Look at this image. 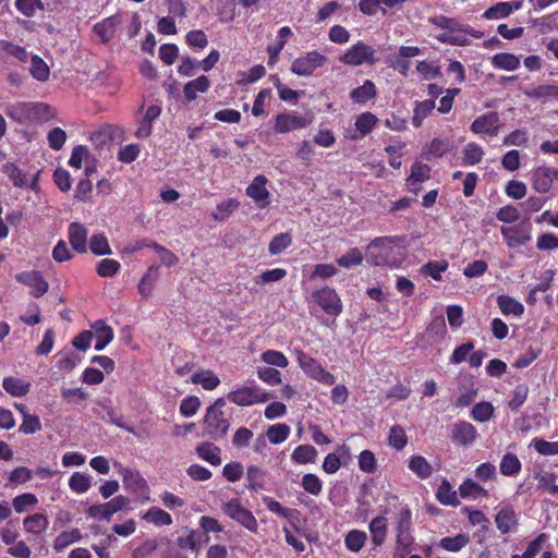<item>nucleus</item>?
Returning a JSON list of instances; mask_svg holds the SVG:
<instances>
[{"mask_svg":"<svg viewBox=\"0 0 558 558\" xmlns=\"http://www.w3.org/2000/svg\"><path fill=\"white\" fill-rule=\"evenodd\" d=\"M404 239L399 236H380L374 239L367 246L366 257L375 266L398 268L405 259Z\"/></svg>","mask_w":558,"mask_h":558,"instance_id":"nucleus-1","label":"nucleus"},{"mask_svg":"<svg viewBox=\"0 0 558 558\" xmlns=\"http://www.w3.org/2000/svg\"><path fill=\"white\" fill-rule=\"evenodd\" d=\"M226 401L223 398H218L211 405L207 408L203 421L204 435L211 439H223L230 428V420L223 412Z\"/></svg>","mask_w":558,"mask_h":558,"instance_id":"nucleus-2","label":"nucleus"},{"mask_svg":"<svg viewBox=\"0 0 558 558\" xmlns=\"http://www.w3.org/2000/svg\"><path fill=\"white\" fill-rule=\"evenodd\" d=\"M295 354L299 366L307 377L326 386L335 384V376L326 371L316 359L300 349L295 350Z\"/></svg>","mask_w":558,"mask_h":558,"instance_id":"nucleus-3","label":"nucleus"},{"mask_svg":"<svg viewBox=\"0 0 558 558\" xmlns=\"http://www.w3.org/2000/svg\"><path fill=\"white\" fill-rule=\"evenodd\" d=\"M49 109L43 102H19L5 108V114L13 121L25 124L39 119Z\"/></svg>","mask_w":558,"mask_h":558,"instance_id":"nucleus-4","label":"nucleus"},{"mask_svg":"<svg viewBox=\"0 0 558 558\" xmlns=\"http://www.w3.org/2000/svg\"><path fill=\"white\" fill-rule=\"evenodd\" d=\"M271 397L272 396L270 393L256 385L239 387L227 395V399L239 407H250L253 404L264 403Z\"/></svg>","mask_w":558,"mask_h":558,"instance_id":"nucleus-5","label":"nucleus"},{"mask_svg":"<svg viewBox=\"0 0 558 558\" xmlns=\"http://www.w3.org/2000/svg\"><path fill=\"white\" fill-rule=\"evenodd\" d=\"M327 57L317 50L307 51L298 57L291 64V72L298 76H311L327 63Z\"/></svg>","mask_w":558,"mask_h":558,"instance_id":"nucleus-6","label":"nucleus"},{"mask_svg":"<svg viewBox=\"0 0 558 558\" xmlns=\"http://www.w3.org/2000/svg\"><path fill=\"white\" fill-rule=\"evenodd\" d=\"M375 53L376 51L372 46L360 40L347 49L339 60L343 64L352 66H359L364 63L373 65L377 62Z\"/></svg>","mask_w":558,"mask_h":558,"instance_id":"nucleus-7","label":"nucleus"},{"mask_svg":"<svg viewBox=\"0 0 558 558\" xmlns=\"http://www.w3.org/2000/svg\"><path fill=\"white\" fill-rule=\"evenodd\" d=\"M222 512L230 519L236 521L243 527L251 532H255L258 527L257 521L252 511L241 505L239 498H232L222 504Z\"/></svg>","mask_w":558,"mask_h":558,"instance_id":"nucleus-8","label":"nucleus"},{"mask_svg":"<svg viewBox=\"0 0 558 558\" xmlns=\"http://www.w3.org/2000/svg\"><path fill=\"white\" fill-rule=\"evenodd\" d=\"M312 299L330 316H339L342 312V302L335 289L323 287L312 292Z\"/></svg>","mask_w":558,"mask_h":558,"instance_id":"nucleus-9","label":"nucleus"},{"mask_svg":"<svg viewBox=\"0 0 558 558\" xmlns=\"http://www.w3.org/2000/svg\"><path fill=\"white\" fill-rule=\"evenodd\" d=\"M15 280L31 288L29 294L36 299L45 295L49 290V283L39 270H24L14 276Z\"/></svg>","mask_w":558,"mask_h":558,"instance_id":"nucleus-10","label":"nucleus"},{"mask_svg":"<svg viewBox=\"0 0 558 558\" xmlns=\"http://www.w3.org/2000/svg\"><path fill=\"white\" fill-rule=\"evenodd\" d=\"M502 239L509 248H517L527 244L532 240L531 225L520 223L512 227L500 228Z\"/></svg>","mask_w":558,"mask_h":558,"instance_id":"nucleus-11","label":"nucleus"},{"mask_svg":"<svg viewBox=\"0 0 558 558\" xmlns=\"http://www.w3.org/2000/svg\"><path fill=\"white\" fill-rule=\"evenodd\" d=\"M128 504L129 499L119 495L108 502L90 506L87 514L90 518L109 521L114 513L122 510Z\"/></svg>","mask_w":558,"mask_h":558,"instance_id":"nucleus-12","label":"nucleus"},{"mask_svg":"<svg viewBox=\"0 0 558 558\" xmlns=\"http://www.w3.org/2000/svg\"><path fill=\"white\" fill-rule=\"evenodd\" d=\"M312 120L299 113H278L275 118V133H288L308 126Z\"/></svg>","mask_w":558,"mask_h":558,"instance_id":"nucleus-13","label":"nucleus"},{"mask_svg":"<svg viewBox=\"0 0 558 558\" xmlns=\"http://www.w3.org/2000/svg\"><path fill=\"white\" fill-rule=\"evenodd\" d=\"M396 541H415L413 536L412 511L408 506H402L395 518Z\"/></svg>","mask_w":558,"mask_h":558,"instance_id":"nucleus-14","label":"nucleus"},{"mask_svg":"<svg viewBox=\"0 0 558 558\" xmlns=\"http://www.w3.org/2000/svg\"><path fill=\"white\" fill-rule=\"evenodd\" d=\"M501 128L499 114L495 111L486 112L477 117L471 124L470 130L474 134L496 136Z\"/></svg>","mask_w":558,"mask_h":558,"instance_id":"nucleus-15","label":"nucleus"},{"mask_svg":"<svg viewBox=\"0 0 558 558\" xmlns=\"http://www.w3.org/2000/svg\"><path fill=\"white\" fill-rule=\"evenodd\" d=\"M478 437L476 428L466 421H458L451 427V441L463 447L472 445Z\"/></svg>","mask_w":558,"mask_h":558,"instance_id":"nucleus-16","label":"nucleus"},{"mask_svg":"<svg viewBox=\"0 0 558 558\" xmlns=\"http://www.w3.org/2000/svg\"><path fill=\"white\" fill-rule=\"evenodd\" d=\"M268 180L264 174L255 177L252 183L246 187V195L258 204L260 208H265L270 204V193L266 187Z\"/></svg>","mask_w":558,"mask_h":558,"instance_id":"nucleus-17","label":"nucleus"},{"mask_svg":"<svg viewBox=\"0 0 558 558\" xmlns=\"http://www.w3.org/2000/svg\"><path fill=\"white\" fill-rule=\"evenodd\" d=\"M531 185L534 191L546 194L551 190L554 178L553 168L547 166L536 167L531 171Z\"/></svg>","mask_w":558,"mask_h":558,"instance_id":"nucleus-18","label":"nucleus"},{"mask_svg":"<svg viewBox=\"0 0 558 558\" xmlns=\"http://www.w3.org/2000/svg\"><path fill=\"white\" fill-rule=\"evenodd\" d=\"M87 229L80 222H71L68 229V238L72 248L78 254L87 251Z\"/></svg>","mask_w":558,"mask_h":558,"instance_id":"nucleus-19","label":"nucleus"},{"mask_svg":"<svg viewBox=\"0 0 558 558\" xmlns=\"http://www.w3.org/2000/svg\"><path fill=\"white\" fill-rule=\"evenodd\" d=\"M90 328L96 338L95 350L102 351L113 340V329L102 319L94 322Z\"/></svg>","mask_w":558,"mask_h":558,"instance_id":"nucleus-20","label":"nucleus"},{"mask_svg":"<svg viewBox=\"0 0 558 558\" xmlns=\"http://www.w3.org/2000/svg\"><path fill=\"white\" fill-rule=\"evenodd\" d=\"M495 522L501 534H508L517 526V513L511 505H506L495 515Z\"/></svg>","mask_w":558,"mask_h":558,"instance_id":"nucleus-21","label":"nucleus"},{"mask_svg":"<svg viewBox=\"0 0 558 558\" xmlns=\"http://www.w3.org/2000/svg\"><path fill=\"white\" fill-rule=\"evenodd\" d=\"M430 167L421 161H415L411 167V173L407 179L409 189L417 193L420 191V183L427 181L430 178Z\"/></svg>","mask_w":558,"mask_h":558,"instance_id":"nucleus-22","label":"nucleus"},{"mask_svg":"<svg viewBox=\"0 0 558 558\" xmlns=\"http://www.w3.org/2000/svg\"><path fill=\"white\" fill-rule=\"evenodd\" d=\"M195 452L197 457L214 466L221 464V449L214 442L204 441L196 446Z\"/></svg>","mask_w":558,"mask_h":558,"instance_id":"nucleus-23","label":"nucleus"},{"mask_svg":"<svg viewBox=\"0 0 558 558\" xmlns=\"http://www.w3.org/2000/svg\"><path fill=\"white\" fill-rule=\"evenodd\" d=\"M3 173H5L16 187L27 186V175L20 169L14 162H7L2 167ZM37 186V179L34 178L28 184V187L35 190Z\"/></svg>","mask_w":558,"mask_h":558,"instance_id":"nucleus-24","label":"nucleus"},{"mask_svg":"<svg viewBox=\"0 0 558 558\" xmlns=\"http://www.w3.org/2000/svg\"><path fill=\"white\" fill-rule=\"evenodd\" d=\"M533 477L537 481V489L548 493L551 496H558V475L554 472L534 471Z\"/></svg>","mask_w":558,"mask_h":558,"instance_id":"nucleus-25","label":"nucleus"},{"mask_svg":"<svg viewBox=\"0 0 558 558\" xmlns=\"http://www.w3.org/2000/svg\"><path fill=\"white\" fill-rule=\"evenodd\" d=\"M118 23V16L111 15L96 23L93 31L100 38L102 44H108L116 35V27Z\"/></svg>","mask_w":558,"mask_h":558,"instance_id":"nucleus-26","label":"nucleus"},{"mask_svg":"<svg viewBox=\"0 0 558 558\" xmlns=\"http://www.w3.org/2000/svg\"><path fill=\"white\" fill-rule=\"evenodd\" d=\"M49 526V519L45 513H34L23 519V527L26 533L40 535Z\"/></svg>","mask_w":558,"mask_h":558,"instance_id":"nucleus-27","label":"nucleus"},{"mask_svg":"<svg viewBox=\"0 0 558 558\" xmlns=\"http://www.w3.org/2000/svg\"><path fill=\"white\" fill-rule=\"evenodd\" d=\"M377 95L376 86L373 81L366 80L362 86L353 88L350 92V98L354 104L365 105Z\"/></svg>","mask_w":558,"mask_h":558,"instance_id":"nucleus-28","label":"nucleus"},{"mask_svg":"<svg viewBox=\"0 0 558 558\" xmlns=\"http://www.w3.org/2000/svg\"><path fill=\"white\" fill-rule=\"evenodd\" d=\"M377 122L378 118L369 111L363 112L360 116H357L354 124L357 134L353 135V138H363L364 136L369 134L377 124Z\"/></svg>","mask_w":558,"mask_h":558,"instance_id":"nucleus-29","label":"nucleus"},{"mask_svg":"<svg viewBox=\"0 0 558 558\" xmlns=\"http://www.w3.org/2000/svg\"><path fill=\"white\" fill-rule=\"evenodd\" d=\"M266 471L252 464L246 469V488L250 492H258L265 488Z\"/></svg>","mask_w":558,"mask_h":558,"instance_id":"nucleus-30","label":"nucleus"},{"mask_svg":"<svg viewBox=\"0 0 558 558\" xmlns=\"http://www.w3.org/2000/svg\"><path fill=\"white\" fill-rule=\"evenodd\" d=\"M209 87V78L206 75H201L184 85L183 94L186 100L192 101L196 99L197 93H206Z\"/></svg>","mask_w":558,"mask_h":558,"instance_id":"nucleus-31","label":"nucleus"},{"mask_svg":"<svg viewBox=\"0 0 558 558\" xmlns=\"http://www.w3.org/2000/svg\"><path fill=\"white\" fill-rule=\"evenodd\" d=\"M372 542L375 546H381L387 537V519L383 515L375 517L369 523Z\"/></svg>","mask_w":558,"mask_h":558,"instance_id":"nucleus-32","label":"nucleus"},{"mask_svg":"<svg viewBox=\"0 0 558 558\" xmlns=\"http://www.w3.org/2000/svg\"><path fill=\"white\" fill-rule=\"evenodd\" d=\"M436 499L442 506L457 507L460 505L457 492L452 489L448 480L444 478L436 492Z\"/></svg>","mask_w":558,"mask_h":558,"instance_id":"nucleus-33","label":"nucleus"},{"mask_svg":"<svg viewBox=\"0 0 558 558\" xmlns=\"http://www.w3.org/2000/svg\"><path fill=\"white\" fill-rule=\"evenodd\" d=\"M3 389L12 397H24L29 392L31 384L16 377H4Z\"/></svg>","mask_w":558,"mask_h":558,"instance_id":"nucleus-34","label":"nucleus"},{"mask_svg":"<svg viewBox=\"0 0 558 558\" xmlns=\"http://www.w3.org/2000/svg\"><path fill=\"white\" fill-rule=\"evenodd\" d=\"M497 305L504 315L520 317L524 313V306L512 296L501 294L497 298Z\"/></svg>","mask_w":558,"mask_h":558,"instance_id":"nucleus-35","label":"nucleus"},{"mask_svg":"<svg viewBox=\"0 0 558 558\" xmlns=\"http://www.w3.org/2000/svg\"><path fill=\"white\" fill-rule=\"evenodd\" d=\"M408 468L421 480H426L433 474L432 464L423 456H412Z\"/></svg>","mask_w":558,"mask_h":558,"instance_id":"nucleus-36","label":"nucleus"},{"mask_svg":"<svg viewBox=\"0 0 558 558\" xmlns=\"http://www.w3.org/2000/svg\"><path fill=\"white\" fill-rule=\"evenodd\" d=\"M522 463L518 456L512 452H507L502 456L499 470L500 473L505 476H515L521 472Z\"/></svg>","mask_w":558,"mask_h":558,"instance_id":"nucleus-37","label":"nucleus"},{"mask_svg":"<svg viewBox=\"0 0 558 558\" xmlns=\"http://www.w3.org/2000/svg\"><path fill=\"white\" fill-rule=\"evenodd\" d=\"M520 63L521 61L519 57L509 52H499L492 58V64L494 68L506 71H514L519 69Z\"/></svg>","mask_w":558,"mask_h":558,"instance_id":"nucleus-38","label":"nucleus"},{"mask_svg":"<svg viewBox=\"0 0 558 558\" xmlns=\"http://www.w3.org/2000/svg\"><path fill=\"white\" fill-rule=\"evenodd\" d=\"M470 542V537L465 533H459L454 536H446L440 538L438 546L447 551L457 553L465 547Z\"/></svg>","mask_w":558,"mask_h":558,"instance_id":"nucleus-39","label":"nucleus"},{"mask_svg":"<svg viewBox=\"0 0 558 558\" xmlns=\"http://www.w3.org/2000/svg\"><path fill=\"white\" fill-rule=\"evenodd\" d=\"M435 108L434 99L416 101L413 110L412 125L420 128L423 121L432 113Z\"/></svg>","mask_w":558,"mask_h":558,"instance_id":"nucleus-40","label":"nucleus"},{"mask_svg":"<svg viewBox=\"0 0 558 558\" xmlns=\"http://www.w3.org/2000/svg\"><path fill=\"white\" fill-rule=\"evenodd\" d=\"M29 74L38 82H47L50 76V69L43 58L33 54L31 57Z\"/></svg>","mask_w":558,"mask_h":558,"instance_id":"nucleus-41","label":"nucleus"},{"mask_svg":"<svg viewBox=\"0 0 558 558\" xmlns=\"http://www.w3.org/2000/svg\"><path fill=\"white\" fill-rule=\"evenodd\" d=\"M191 381L202 385L205 390H214L220 385V379L213 371H199L192 375Z\"/></svg>","mask_w":558,"mask_h":558,"instance_id":"nucleus-42","label":"nucleus"},{"mask_svg":"<svg viewBox=\"0 0 558 558\" xmlns=\"http://www.w3.org/2000/svg\"><path fill=\"white\" fill-rule=\"evenodd\" d=\"M159 277V267L150 266L142 277L138 283V292L142 296L147 298L151 294L155 282Z\"/></svg>","mask_w":558,"mask_h":558,"instance_id":"nucleus-43","label":"nucleus"},{"mask_svg":"<svg viewBox=\"0 0 558 558\" xmlns=\"http://www.w3.org/2000/svg\"><path fill=\"white\" fill-rule=\"evenodd\" d=\"M82 538L83 535L77 527L70 531H63L54 538L53 548L56 551H61L71 544L80 542Z\"/></svg>","mask_w":558,"mask_h":558,"instance_id":"nucleus-44","label":"nucleus"},{"mask_svg":"<svg viewBox=\"0 0 558 558\" xmlns=\"http://www.w3.org/2000/svg\"><path fill=\"white\" fill-rule=\"evenodd\" d=\"M317 458V450L312 445H300L298 446L292 454L291 459L298 464H307L315 462Z\"/></svg>","mask_w":558,"mask_h":558,"instance_id":"nucleus-45","label":"nucleus"},{"mask_svg":"<svg viewBox=\"0 0 558 558\" xmlns=\"http://www.w3.org/2000/svg\"><path fill=\"white\" fill-rule=\"evenodd\" d=\"M143 520L154 523L156 526H168L172 524V517L158 507H150L142 517Z\"/></svg>","mask_w":558,"mask_h":558,"instance_id":"nucleus-46","label":"nucleus"},{"mask_svg":"<svg viewBox=\"0 0 558 558\" xmlns=\"http://www.w3.org/2000/svg\"><path fill=\"white\" fill-rule=\"evenodd\" d=\"M483 157V148L477 143L471 142L463 148L462 163L464 166H475L482 161Z\"/></svg>","mask_w":558,"mask_h":558,"instance_id":"nucleus-47","label":"nucleus"},{"mask_svg":"<svg viewBox=\"0 0 558 558\" xmlns=\"http://www.w3.org/2000/svg\"><path fill=\"white\" fill-rule=\"evenodd\" d=\"M448 151V142L441 138H434L426 146L422 154V158L432 160L441 158Z\"/></svg>","mask_w":558,"mask_h":558,"instance_id":"nucleus-48","label":"nucleus"},{"mask_svg":"<svg viewBox=\"0 0 558 558\" xmlns=\"http://www.w3.org/2000/svg\"><path fill=\"white\" fill-rule=\"evenodd\" d=\"M494 412L495 409L490 402L482 401L474 404L470 413V416L475 422L486 423L493 417Z\"/></svg>","mask_w":558,"mask_h":558,"instance_id":"nucleus-49","label":"nucleus"},{"mask_svg":"<svg viewBox=\"0 0 558 558\" xmlns=\"http://www.w3.org/2000/svg\"><path fill=\"white\" fill-rule=\"evenodd\" d=\"M38 504V498L33 493H24L12 499V507L16 513H23L34 508Z\"/></svg>","mask_w":558,"mask_h":558,"instance_id":"nucleus-50","label":"nucleus"},{"mask_svg":"<svg viewBox=\"0 0 558 558\" xmlns=\"http://www.w3.org/2000/svg\"><path fill=\"white\" fill-rule=\"evenodd\" d=\"M239 206L240 203L236 199L229 198L216 206V213H213L211 217L215 221H225L239 208Z\"/></svg>","mask_w":558,"mask_h":558,"instance_id":"nucleus-51","label":"nucleus"},{"mask_svg":"<svg viewBox=\"0 0 558 558\" xmlns=\"http://www.w3.org/2000/svg\"><path fill=\"white\" fill-rule=\"evenodd\" d=\"M290 426L286 423H278L271 425L267 429L268 440L274 445H279L286 441L290 435Z\"/></svg>","mask_w":558,"mask_h":558,"instance_id":"nucleus-52","label":"nucleus"},{"mask_svg":"<svg viewBox=\"0 0 558 558\" xmlns=\"http://www.w3.org/2000/svg\"><path fill=\"white\" fill-rule=\"evenodd\" d=\"M447 260H430L421 267V274L434 280H441V274L448 269Z\"/></svg>","mask_w":558,"mask_h":558,"instance_id":"nucleus-53","label":"nucleus"},{"mask_svg":"<svg viewBox=\"0 0 558 558\" xmlns=\"http://www.w3.org/2000/svg\"><path fill=\"white\" fill-rule=\"evenodd\" d=\"M366 538L367 536L365 532L360 530H351L345 535L344 544L349 550L357 553L363 548Z\"/></svg>","mask_w":558,"mask_h":558,"instance_id":"nucleus-54","label":"nucleus"},{"mask_svg":"<svg viewBox=\"0 0 558 558\" xmlns=\"http://www.w3.org/2000/svg\"><path fill=\"white\" fill-rule=\"evenodd\" d=\"M388 444L397 450H402L408 445V436L404 428L400 425L392 426L388 435Z\"/></svg>","mask_w":558,"mask_h":558,"instance_id":"nucleus-55","label":"nucleus"},{"mask_svg":"<svg viewBox=\"0 0 558 558\" xmlns=\"http://www.w3.org/2000/svg\"><path fill=\"white\" fill-rule=\"evenodd\" d=\"M14 7L25 17H33L37 10H44L41 0H15Z\"/></svg>","mask_w":558,"mask_h":558,"instance_id":"nucleus-56","label":"nucleus"},{"mask_svg":"<svg viewBox=\"0 0 558 558\" xmlns=\"http://www.w3.org/2000/svg\"><path fill=\"white\" fill-rule=\"evenodd\" d=\"M89 248L93 254L98 256L111 254L110 245L104 233H97L90 238Z\"/></svg>","mask_w":558,"mask_h":558,"instance_id":"nucleus-57","label":"nucleus"},{"mask_svg":"<svg viewBox=\"0 0 558 558\" xmlns=\"http://www.w3.org/2000/svg\"><path fill=\"white\" fill-rule=\"evenodd\" d=\"M301 485L305 492L314 496H318L323 490L322 480L313 473L304 474Z\"/></svg>","mask_w":558,"mask_h":558,"instance_id":"nucleus-58","label":"nucleus"},{"mask_svg":"<svg viewBox=\"0 0 558 558\" xmlns=\"http://www.w3.org/2000/svg\"><path fill=\"white\" fill-rule=\"evenodd\" d=\"M511 14V7L509 2H498L488 8L484 13L483 17L486 20H498L508 17Z\"/></svg>","mask_w":558,"mask_h":558,"instance_id":"nucleus-59","label":"nucleus"},{"mask_svg":"<svg viewBox=\"0 0 558 558\" xmlns=\"http://www.w3.org/2000/svg\"><path fill=\"white\" fill-rule=\"evenodd\" d=\"M121 268V264L117 259L105 258L97 265V275L102 278H111Z\"/></svg>","mask_w":558,"mask_h":558,"instance_id":"nucleus-60","label":"nucleus"},{"mask_svg":"<svg viewBox=\"0 0 558 558\" xmlns=\"http://www.w3.org/2000/svg\"><path fill=\"white\" fill-rule=\"evenodd\" d=\"M362 262L363 255L357 247L350 248L347 254L337 259V264L343 268H351L353 266L361 265Z\"/></svg>","mask_w":558,"mask_h":558,"instance_id":"nucleus-61","label":"nucleus"},{"mask_svg":"<svg viewBox=\"0 0 558 558\" xmlns=\"http://www.w3.org/2000/svg\"><path fill=\"white\" fill-rule=\"evenodd\" d=\"M359 468L362 472L373 474L377 469L375 454L371 450H363L359 454Z\"/></svg>","mask_w":558,"mask_h":558,"instance_id":"nucleus-62","label":"nucleus"},{"mask_svg":"<svg viewBox=\"0 0 558 558\" xmlns=\"http://www.w3.org/2000/svg\"><path fill=\"white\" fill-rule=\"evenodd\" d=\"M292 243V238L288 233H279L275 235L268 246L269 253L272 255L280 254Z\"/></svg>","mask_w":558,"mask_h":558,"instance_id":"nucleus-63","label":"nucleus"},{"mask_svg":"<svg viewBox=\"0 0 558 558\" xmlns=\"http://www.w3.org/2000/svg\"><path fill=\"white\" fill-rule=\"evenodd\" d=\"M532 446L542 456H557L558 441H547L544 438H534Z\"/></svg>","mask_w":558,"mask_h":558,"instance_id":"nucleus-64","label":"nucleus"}]
</instances>
